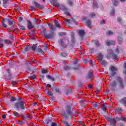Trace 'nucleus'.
<instances>
[{
    "label": "nucleus",
    "mask_w": 126,
    "mask_h": 126,
    "mask_svg": "<svg viewBox=\"0 0 126 126\" xmlns=\"http://www.w3.org/2000/svg\"><path fill=\"white\" fill-rule=\"evenodd\" d=\"M30 10L33 11L35 9V7H34L33 6H32L30 7Z\"/></svg>",
    "instance_id": "nucleus-49"
},
{
    "label": "nucleus",
    "mask_w": 126,
    "mask_h": 126,
    "mask_svg": "<svg viewBox=\"0 0 126 126\" xmlns=\"http://www.w3.org/2000/svg\"><path fill=\"white\" fill-rule=\"evenodd\" d=\"M93 76V70H91L89 71L88 75H87V78H91Z\"/></svg>",
    "instance_id": "nucleus-9"
},
{
    "label": "nucleus",
    "mask_w": 126,
    "mask_h": 126,
    "mask_svg": "<svg viewBox=\"0 0 126 126\" xmlns=\"http://www.w3.org/2000/svg\"><path fill=\"white\" fill-rule=\"evenodd\" d=\"M101 64H102V65H103V66H106V65L108 64V63L107 62V61H106V60H103L102 61H101Z\"/></svg>",
    "instance_id": "nucleus-20"
},
{
    "label": "nucleus",
    "mask_w": 126,
    "mask_h": 126,
    "mask_svg": "<svg viewBox=\"0 0 126 126\" xmlns=\"http://www.w3.org/2000/svg\"><path fill=\"white\" fill-rule=\"evenodd\" d=\"M22 17H20V18H19L18 21H19V22H21V21H22Z\"/></svg>",
    "instance_id": "nucleus-55"
},
{
    "label": "nucleus",
    "mask_w": 126,
    "mask_h": 126,
    "mask_svg": "<svg viewBox=\"0 0 126 126\" xmlns=\"http://www.w3.org/2000/svg\"><path fill=\"white\" fill-rule=\"evenodd\" d=\"M105 43L106 45H107V46H110V45H115V44H116V42H115V41H113V40H106L105 41Z\"/></svg>",
    "instance_id": "nucleus-7"
},
{
    "label": "nucleus",
    "mask_w": 126,
    "mask_h": 126,
    "mask_svg": "<svg viewBox=\"0 0 126 126\" xmlns=\"http://www.w3.org/2000/svg\"><path fill=\"white\" fill-rule=\"evenodd\" d=\"M41 71L42 73L40 75V77L41 78L44 79L45 78V74L48 73V71L45 69H42Z\"/></svg>",
    "instance_id": "nucleus-6"
},
{
    "label": "nucleus",
    "mask_w": 126,
    "mask_h": 126,
    "mask_svg": "<svg viewBox=\"0 0 126 126\" xmlns=\"http://www.w3.org/2000/svg\"><path fill=\"white\" fill-rule=\"evenodd\" d=\"M62 9H63V10L66 11L67 10V8L64 6H63L62 7Z\"/></svg>",
    "instance_id": "nucleus-44"
},
{
    "label": "nucleus",
    "mask_w": 126,
    "mask_h": 126,
    "mask_svg": "<svg viewBox=\"0 0 126 126\" xmlns=\"http://www.w3.org/2000/svg\"><path fill=\"white\" fill-rule=\"evenodd\" d=\"M123 66L125 69L123 71V73L124 74H125V75H126V63H124Z\"/></svg>",
    "instance_id": "nucleus-27"
},
{
    "label": "nucleus",
    "mask_w": 126,
    "mask_h": 126,
    "mask_svg": "<svg viewBox=\"0 0 126 126\" xmlns=\"http://www.w3.org/2000/svg\"><path fill=\"white\" fill-rule=\"evenodd\" d=\"M66 108L67 109V114L68 115H71V109H70V107L67 106Z\"/></svg>",
    "instance_id": "nucleus-14"
},
{
    "label": "nucleus",
    "mask_w": 126,
    "mask_h": 126,
    "mask_svg": "<svg viewBox=\"0 0 126 126\" xmlns=\"http://www.w3.org/2000/svg\"><path fill=\"white\" fill-rule=\"evenodd\" d=\"M60 36L65 35H66V33H65L64 32H62L60 33Z\"/></svg>",
    "instance_id": "nucleus-43"
},
{
    "label": "nucleus",
    "mask_w": 126,
    "mask_h": 126,
    "mask_svg": "<svg viewBox=\"0 0 126 126\" xmlns=\"http://www.w3.org/2000/svg\"><path fill=\"white\" fill-rule=\"evenodd\" d=\"M116 52L117 53V54H119V49L118 48L116 49Z\"/></svg>",
    "instance_id": "nucleus-61"
},
{
    "label": "nucleus",
    "mask_w": 126,
    "mask_h": 126,
    "mask_svg": "<svg viewBox=\"0 0 126 126\" xmlns=\"http://www.w3.org/2000/svg\"><path fill=\"white\" fill-rule=\"evenodd\" d=\"M46 78L48 79H55V77H54V76L49 75L46 76Z\"/></svg>",
    "instance_id": "nucleus-29"
},
{
    "label": "nucleus",
    "mask_w": 126,
    "mask_h": 126,
    "mask_svg": "<svg viewBox=\"0 0 126 126\" xmlns=\"http://www.w3.org/2000/svg\"><path fill=\"white\" fill-rule=\"evenodd\" d=\"M98 59L97 60H100V61H102V60H103V58H104V56H103V54H102V53H98Z\"/></svg>",
    "instance_id": "nucleus-16"
},
{
    "label": "nucleus",
    "mask_w": 126,
    "mask_h": 126,
    "mask_svg": "<svg viewBox=\"0 0 126 126\" xmlns=\"http://www.w3.org/2000/svg\"><path fill=\"white\" fill-rule=\"evenodd\" d=\"M29 78H30V79H37V77H36V76L35 75H33V76H31Z\"/></svg>",
    "instance_id": "nucleus-35"
},
{
    "label": "nucleus",
    "mask_w": 126,
    "mask_h": 126,
    "mask_svg": "<svg viewBox=\"0 0 126 126\" xmlns=\"http://www.w3.org/2000/svg\"><path fill=\"white\" fill-rule=\"evenodd\" d=\"M88 87H89V88H92L93 86H92V84H89L88 85Z\"/></svg>",
    "instance_id": "nucleus-59"
},
{
    "label": "nucleus",
    "mask_w": 126,
    "mask_h": 126,
    "mask_svg": "<svg viewBox=\"0 0 126 126\" xmlns=\"http://www.w3.org/2000/svg\"><path fill=\"white\" fill-rule=\"evenodd\" d=\"M36 48H37V44H33L32 47L28 46L25 48V52H29L32 49L33 52H35L36 51Z\"/></svg>",
    "instance_id": "nucleus-4"
},
{
    "label": "nucleus",
    "mask_w": 126,
    "mask_h": 126,
    "mask_svg": "<svg viewBox=\"0 0 126 126\" xmlns=\"http://www.w3.org/2000/svg\"><path fill=\"white\" fill-rule=\"evenodd\" d=\"M28 28L29 29H32L34 28V26L32 25V23L30 21L28 22Z\"/></svg>",
    "instance_id": "nucleus-10"
},
{
    "label": "nucleus",
    "mask_w": 126,
    "mask_h": 126,
    "mask_svg": "<svg viewBox=\"0 0 126 126\" xmlns=\"http://www.w3.org/2000/svg\"><path fill=\"white\" fill-rule=\"evenodd\" d=\"M106 23V21L103 20L101 22V24H105Z\"/></svg>",
    "instance_id": "nucleus-53"
},
{
    "label": "nucleus",
    "mask_w": 126,
    "mask_h": 126,
    "mask_svg": "<svg viewBox=\"0 0 126 126\" xmlns=\"http://www.w3.org/2000/svg\"><path fill=\"white\" fill-rule=\"evenodd\" d=\"M55 25H56V27L60 28V24H59V22H58V21L56 22Z\"/></svg>",
    "instance_id": "nucleus-42"
},
{
    "label": "nucleus",
    "mask_w": 126,
    "mask_h": 126,
    "mask_svg": "<svg viewBox=\"0 0 126 126\" xmlns=\"http://www.w3.org/2000/svg\"><path fill=\"white\" fill-rule=\"evenodd\" d=\"M18 8H19V7H18V6H16V12H17V13H18V12H19V11L18 10Z\"/></svg>",
    "instance_id": "nucleus-58"
},
{
    "label": "nucleus",
    "mask_w": 126,
    "mask_h": 126,
    "mask_svg": "<svg viewBox=\"0 0 126 126\" xmlns=\"http://www.w3.org/2000/svg\"><path fill=\"white\" fill-rule=\"evenodd\" d=\"M13 23H14L13 20L9 18L4 19L1 22L2 27H4V28H8V29H10V28L13 27Z\"/></svg>",
    "instance_id": "nucleus-1"
},
{
    "label": "nucleus",
    "mask_w": 126,
    "mask_h": 126,
    "mask_svg": "<svg viewBox=\"0 0 126 126\" xmlns=\"http://www.w3.org/2000/svg\"><path fill=\"white\" fill-rule=\"evenodd\" d=\"M63 124L64 126H70V125H68V123L66 122V121H63Z\"/></svg>",
    "instance_id": "nucleus-38"
},
{
    "label": "nucleus",
    "mask_w": 126,
    "mask_h": 126,
    "mask_svg": "<svg viewBox=\"0 0 126 126\" xmlns=\"http://www.w3.org/2000/svg\"><path fill=\"white\" fill-rule=\"evenodd\" d=\"M77 60H75V61H74V64L75 65H77Z\"/></svg>",
    "instance_id": "nucleus-54"
},
{
    "label": "nucleus",
    "mask_w": 126,
    "mask_h": 126,
    "mask_svg": "<svg viewBox=\"0 0 126 126\" xmlns=\"http://www.w3.org/2000/svg\"><path fill=\"white\" fill-rule=\"evenodd\" d=\"M49 27L51 30H56V27L55 26L49 25Z\"/></svg>",
    "instance_id": "nucleus-28"
},
{
    "label": "nucleus",
    "mask_w": 126,
    "mask_h": 126,
    "mask_svg": "<svg viewBox=\"0 0 126 126\" xmlns=\"http://www.w3.org/2000/svg\"><path fill=\"white\" fill-rule=\"evenodd\" d=\"M3 44L11 45V44H12V41L9 39L4 40H3Z\"/></svg>",
    "instance_id": "nucleus-12"
},
{
    "label": "nucleus",
    "mask_w": 126,
    "mask_h": 126,
    "mask_svg": "<svg viewBox=\"0 0 126 126\" xmlns=\"http://www.w3.org/2000/svg\"><path fill=\"white\" fill-rule=\"evenodd\" d=\"M33 5H34V6H35V7H37V8H40L41 5L40 4H39V3L36 2H34L33 3Z\"/></svg>",
    "instance_id": "nucleus-23"
},
{
    "label": "nucleus",
    "mask_w": 126,
    "mask_h": 126,
    "mask_svg": "<svg viewBox=\"0 0 126 126\" xmlns=\"http://www.w3.org/2000/svg\"><path fill=\"white\" fill-rule=\"evenodd\" d=\"M93 107L94 108V109H97L98 107V104L96 102H94V103H93Z\"/></svg>",
    "instance_id": "nucleus-39"
},
{
    "label": "nucleus",
    "mask_w": 126,
    "mask_h": 126,
    "mask_svg": "<svg viewBox=\"0 0 126 126\" xmlns=\"http://www.w3.org/2000/svg\"><path fill=\"white\" fill-rule=\"evenodd\" d=\"M8 2V0H3V4H6Z\"/></svg>",
    "instance_id": "nucleus-47"
},
{
    "label": "nucleus",
    "mask_w": 126,
    "mask_h": 126,
    "mask_svg": "<svg viewBox=\"0 0 126 126\" xmlns=\"http://www.w3.org/2000/svg\"><path fill=\"white\" fill-rule=\"evenodd\" d=\"M110 15H112V16H113V15H115V9H113L111 12H110Z\"/></svg>",
    "instance_id": "nucleus-33"
},
{
    "label": "nucleus",
    "mask_w": 126,
    "mask_h": 126,
    "mask_svg": "<svg viewBox=\"0 0 126 126\" xmlns=\"http://www.w3.org/2000/svg\"><path fill=\"white\" fill-rule=\"evenodd\" d=\"M6 71L8 73H9V72H10V69H9V68H8V69H6Z\"/></svg>",
    "instance_id": "nucleus-57"
},
{
    "label": "nucleus",
    "mask_w": 126,
    "mask_h": 126,
    "mask_svg": "<svg viewBox=\"0 0 126 126\" xmlns=\"http://www.w3.org/2000/svg\"><path fill=\"white\" fill-rule=\"evenodd\" d=\"M93 6L94 7H98V4L97 3V2L94 1L93 2Z\"/></svg>",
    "instance_id": "nucleus-32"
},
{
    "label": "nucleus",
    "mask_w": 126,
    "mask_h": 126,
    "mask_svg": "<svg viewBox=\"0 0 126 126\" xmlns=\"http://www.w3.org/2000/svg\"><path fill=\"white\" fill-rule=\"evenodd\" d=\"M86 25L89 28L91 27V21L90 20H87L86 21Z\"/></svg>",
    "instance_id": "nucleus-11"
},
{
    "label": "nucleus",
    "mask_w": 126,
    "mask_h": 126,
    "mask_svg": "<svg viewBox=\"0 0 126 126\" xmlns=\"http://www.w3.org/2000/svg\"><path fill=\"white\" fill-rule=\"evenodd\" d=\"M121 103L124 104L125 106L126 107V98L124 97L121 100Z\"/></svg>",
    "instance_id": "nucleus-25"
},
{
    "label": "nucleus",
    "mask_w": 126,
    "mask_h": 126,
    "mask_svg": "<svg viewBox=\"0 0 126 126\" xmlns=\"http://www.w3.org/2000/svg\"><path fill=\"white\" fill-rule=\"evenodd\" d=\"M61 56H62V57H66V53L63 52L61 53Z\"/></svg>",
    "instance_id": "nucleus-46"
},
{
    "label": "nucleus",
    "mask_w": 126,
    "mask_h": 126,
    "mask_svg": "<svg viewBox=\"0 0 126 126\" xmlns=\"http://www.w3.org/2000/svg\"><path fill=\"white\" fill-rule=\"evenodd\" d=\"M69 4H70V5H72V2L69 1Z\"/></svg>",
    "instance_id": "nucleus-64"
},
{
    "label": "nucleus",
    "mask_w": 126,
    "mask_h": 126,
    "mask_svg": "<svg viewBox=\"0 0 126 126\" xmlns=\"http://www.w3.org/2000/svg\"><path fill=\"white\" fill-rule=\"evenodd\" d=\"M113 34H115V32L111 31H108L107 32H106V34L107 36H112V35H113Z\"/></svg>",
    "instance_id": "nucleus-19"
},
{
    "label": "nucleus",
    "mask_w": 126,
    "mask_h": 126,
    "mask_svg": "<svg viewBox=\"0 0 126 126\" xmlns=\"http://www.w3.org/2000/svg\"><path fill=\"white\" fill-rule=\"evenodd\" d=\"M108 54L112 55V58L114 60H115V61H118V60H119V57H118V56H117V55L113 54V50H112L108 49Z\"/></svg>",
    "instance_id": "nucleus-5"
},
{
    "label": "nucleus",
    "mask_w": 126,
    "mask_h": 126,
    "mask_svg": "<svg viewBox=\"0 0 126 126\" xmlns=\"http://www.w3.org/2000/svg\"><path fill=\"white\" fill-rule=\"evenodd\" d=\"M51 126H58V125H57V123L56 122H52Z\"/></svg>",
    "instance_id": "nucleus-45"
},
{
    "label": "nucleus",
    "mask_w": 126,
    "mask_h": 126,
    "mask_svg": "<svg viewBox=\"0 0 126 126\" xmlns=\"http://www.w3.org/2000/svg\"><path fill=\"white\" fill-rule=\"evenodd\" d=\"M117 111H118V112H121V111H122V108L121 107H117L116 108Z\"/></svg>",
    "instance_id": "nucleus-50"
},
{
    "label": "nucleus",
    "mask_w": 126,
    "mask_h": 126,
    "mask_svg": "<svg viewBox=\"0 0 126 126\" xmlns=\"http://www.w3.org/2000/svg\"><path fill=\"white\" fill-rule=\"evenodd\" d=\"M112 0V3L115 5V6H117L118 4H119V1L117 0Z\"/></svg>",
    "instance_id": "nucleus-22"
},
{
    "label": "nucleus",
    "mask_w": 126,
    "mask_h": 126,
    "mask_svg": "<svg viewBox=\"0 0 126 126\" xmlns=\"http://www.w3.org/2000/svg\"><path fill=\"white\" fill-rule=\"evenodd\" d=\"M48 95H49V96H52V95H53V93H52V92L51 91H49L47 93Z\"/></svg>",
    "instance_id": "nucleus-48"
},
{
    "label": "nucleus",
    "mask_w": 126,
    "mask_h": 126,
    "mask_svg": "<svg viewBox=\"0 0 126 126\" xmlns=\"http://www.w3.org/2000/svg\"><path fill=\"white\" fill-rule=\"evenodd\" d=\"M3 40L2 39L0 38V48H3Z\"/></svg>",
    "instance_id": "nucleus-24"
},
{
    "label": "nucleus",
    "mask_w": 126,
    "mask_h": 126,
    "mask_svg": "<svg viewBox=\"0 0 126 126\" xmlns=\"http://www.w3.org/2000/svg\"><path fill=\"white\" fill-rule=\"evenodd\" d=\"M71 38L72 41L73 42H74V33H72L71 35Z\"/></svg>",
    "instance_id": "nucleus-36"
},
{
    "label": "nucleus",
    "mask_w": 126,
    "mask_h": 126,
    "mask_svg": "<svg viewBox=\"0 0 126 126\" xmlns=\"http://www.w3.org/2000/svg\"><path fill=\"white\" fill-rule=\"evenodd\" d=\"M117 21L120 23V24H123L124 23V21L122 19V18L120 17L117 18Z\"/></svg>",
    "instance_id": "nucleus-17"
},
{
    "label": "nucleus",
    "mask_w": 126,
    "mask_h": 126,
    "mask_svg": "<svg viewBox=\"0 0 126 126\" xmlns=\"http://www.w3.org/2000/svg\"><path fill=\"white\" fill-rule=\"evenodd\" d=\"M78 34L80 36V37H81V38H83V36H84V34H85V32H84V31L83 30H79L78 31Z\"/></svg>",
    "instance_id": "nucleus-8"
},
{
    "label": "nucleus",
    "mask_w": 126,
    "mask_h": 126,
    "mask_svg": "<svg viewBox=\"0 0 126 126\" xmlns=\"http://www.w3.org/2000/svg\"><path fill=\"white\" fill-rule=\"evenodd\" d=\"M51 86H52L51 85H50V84H47V85H46V87H48V88H50V87H51Z\"/></svg>",
    "instance_id": "nucleus-62"
},
{
    "label": "nucleus",
    "mask_w": 126,
    "mask_h": 126,
    "mask_svg": "<svg viewBox=\"0 0 126 126\" xmlns=\"http://www.w3.org/2000/svg\"><path fill=\"white\" fill-rule=\"evenodd\" d=\"M107 107V104L105 103V104H103L102 107V110H103V111H104V112H106Z\"/></svg>",
    "instance_id": "nucleus-18"
},
{
    "label": "nucleus",
    "mask_w": 126,
    "mask_h": 126,
    "mask_svg": "<svg viewBox=\"0 0 126 126\" xmlns=\"http://www.w3.org/2000/svg\"><path fill=\"white\" fill-rule=\"evenodd\" d=\"M14 64H15V63H14L13 62H11L9 63V66L10 67H13V66H14Z\"/></svg>",
    "instance_id": "nucleus-41"
},
{
    "label": "nucleus",
    "mask_w": 126,
    "mask_h": 126,
    "mask_svg": "<svg viewBox=\"0 0 126 126\" xmlns=\"http://www.w3.org/2000/svg\"><path fill=\"white\" fill-rule=\"evenodd\" d=\"M89 63H90V64L91 65H93V62H92V60H90Z\"/></svg>",
    "instance_id": "nucleus-52"
},
{
    "label": "nucleus",
    "mask_w": 126,
    "mask_h": 126,
    "mask_svg": "<svg viewBox=\"0 0 126 126\" xmlns=\"http://www.w3.org/2000/svg\"><path fill=\"white\" fill-rule=\"evenodd\" d=\"M59 44H61V46H62V47H64V48H65L66 46L63 45V39H60L59 41Z\"/></svg>",
    "instance_id": "nucleus-26"
},
{
    "label": "nucleus",
    "mask_w": 126,
    "mask_h": 126,
    "mask_svg": "<svg viewBox=\"0 0 126 126\" xmlns=\"http://www.w3.org/2000/svg\"><path fill=\"white\" fill-rule=\"evenodd\" d=\"M94 43L95 46H96L97 47H99L100 43H99V42H98L97 41H94Z\"/></svg>",
    "instance_id": "nucleus-37"
},
{
    "label": "nucleus",
    "mask_w": 126,
    "mask_h": 126,
    "mask_svg": "<svg viewBox=\"0 0 126 126\" xmlns=\"http://www.w3.org/2000/svg\"><path fill=\"white\" fill-rule=\"evenodd\" d=\"M120 119L118 118H112L111 119L110 121L111 123H112V124H115L116 123V122H117V121H119Z\"/></svg>",
    "instance_id": "nucleus-13"
},
{
    "label": "nucleus",
    "mask_w": 126,
    "mask_h": 126,
    "mask_svg": "<svg viewBox=\"0 0 126 126\" xmlns=\"http://www.w3.org/2000/svg\"><path fill=\"white\" fill-rule=\"evenodd\" d=\"M18 27L21 30H25V27H23L21 25H18Z\"/></svg>",
    "instance_id": "nucleus-30"
},
{
    "label": "nucleus",
    "mask_w": 126,
    "mask_h": 126,
    "mask_svg": "<svg viewBox=\"0 0 126 126\" xmlns=\"http://www.w3.org/2000/svg\"><path fill=\"white\" fill-rule=\"evenodd\" d=\"M36 52L40 53L41 55H44V51L40 48H38V49H36Z\"/></svg>",
    "instance_id": "nucleus-21"
},
{
    "label": "nucleus",
    "mask_w": 126,
    "mask_h": 126,
    "mask_svg": "<svg viewBox=\"0 0 126 126\" xmlns=\"http://www.w3.org/2000/svg\"><path fill=\"white\" fill-rule=\"evenodd\" d=\"M9 39L10 40H11V41H13V40H14V37L13 36V34H11L10 35Z\"/></svg>",
    "instance_id": "nucleus-34"
},
{
    "label": "nucleus",
    "mask_w": 126,
    "mask_h": 126,
    "mask_svg": "<svg viewBox=\"0 0 126 126\" xmlns=\"http://www.w3.org/2000/svg\"><path fill=\"white\" fill-rule=\"evenodd\" d=\"M64 68L65 70H67V69H68L69 68L68 67V66H66L64 67Z\"/></svg>",
    "instance_id": "nucleus-56"
},
{
    "label": "nucleus",
    "mask_w": 126,
    "mask_h": 126,
    "mask_svg": "<svg viewBox=\"0 0 126 126\" xmlns=\"http://www.w3.org/2000/svg\"><path fill=\"white\" fill-rule=\"evenodd\" d=\"M16 98L14 97H12L11 98H10V102H14V101H16Z\"/></svg>",
    "instance_id": "nucleus-40"
},
{
    "label": "nucleus",
    "mask_w": 126,
    "mask_h": 126,
    "mask_svg": "<svg viewBox=\"0 0 126 126\" xmlns=\"http://www.w3.org/2000/svg\"><path fill=\"white\" fill-rule=\"evenodd\" d=\"M24 109H25V105L22 101L20 100L17 103V110L18 111L19 110H24Z\"/></svg>",
    "instance_id": "nucleus-3"
},
{
    "label": "nucleus",
    "mask_w": 126,
    "mask_h": 126,
    "mask_svg": "<svg viewBox=\"0 0 126 126\" xmlns=\"http://www.w3.org/2000/svg\"><path fill=\"white\" fill-rule=\"evenodd\" d=\"M122 121H124V122H126V119L124 117H122Z\"/></svg>",
    "instance_id": "nucleus-60"
},
{
    "label": "nucleus",
    "mask_w": 126,
    "mask_h": 126,
    "mask_svg": "<svg viewBox=\"0 0 126 126\" xmlns=\"http://www.w3.org/2000/svg\"><path fill=\"white\" fill-rule=\"evenodd\" d=\"M90 16H91V17H94V16H95V13H93L91 14Z\"/></svg>",
    "instance_id": "nucleus-51"
},
{
    "label": "nucleus",
    "mask_w": 126,
    "mask_h": 126,
    "mask_svg": "<svg viewBox=\"0 0 126 126\" xmlns=\"http://www.w3.org/2000/svg\"><path fill=\"white\" fill-rule=\"evenodd\" d=\"M116 82H114L109 85V88L111 89V90H113L114 89V88L116 87Z\"/></svg>",
    "instance_id": "nucleus-15"
},
{
    "label": "nucleus",
    "mask_w": 126,
    "mask_h": 126,
    "mask_svg": "<svg viewBox=\"0 0 126 126\" xmlns=\"http://www.w3.org/2000/svg\"><path fill=\"white\" fill-rule=\"evenodd\" d=\"M16 117H20V115H19V114H18V113H16Z\"/></svg>",
    "instance_id": "nucleus-63"
},
{
    "label": "nucleus",
    "mask_w": 126,
    "mask_h": 126,
    "mask_svg": "<svg viewBox=\"0 0 126 126\" xmlns=\"http://www.w3.org/2000/svg\"><path fill=\"white\" fill-rule=\"evenodd\" d=\"M110 69L111 72L109 74V76L110 77L112 78L115 76V74L117 73V71L118 70V69H117V67H114V66H110Z\"/></svg>",
    "instance_id": "nucleus-2"
},
{
    "label": "nucleus",
    "mask_w": 126,
    "mask_h": 126,
    "mask_svg": "<svg viewBox=\"0 0 126 126\" xmlns=\"http://www.w3.org/2000/svg\"><path fill=\"white\" fill-rule=\"evenodd\" d=\"M119 44H122L123 43V38L121 37H118V41Z\"/></svg>",
    "instance_id": "nucleus-31"
}]
</instances>
